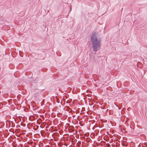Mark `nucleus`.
<instances>
[{"label":"nucleus","instance_id":"nucleus-1","mask_svg":"<svg viewBox=\"0 0 147 147\" xmlns=\"http://www.w3.org/2000/svg\"><path fill=\"white\" fill-rule=\"evenodd\" d=\"M93 48L94 51H97L100 48L101 40L100 38H98L95 34H92L91 37Z\"/></svg>","mask_w":147,"mask_h":147}]
</instances>
